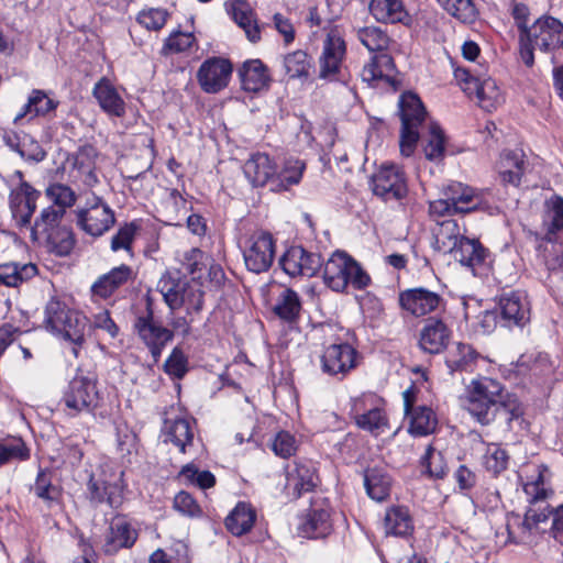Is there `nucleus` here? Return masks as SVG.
<instances>
[{"label":"nucleus","instance_id":"nucleus-23","mask_svg":"<svg viewBox=\"0 0 563 563\" xmlns=\"http://www.w3.org/2000/svg\"><path fill=\"white\" fill-rule=\"evenodd\" d=\"M62 322L63 325L60 329H57L54 334L60 335L64 340L73 343L71 353L77 357L79 349L86 341V333L89 330V320L81 312L71 309Z\"/></svg>","mask_w":563,"mask_h":563},{"label":"nucleus","instance_id":"nucleus-2","mask_svg":"<svg viewBox=\"0 0 563 563\" xmlns=\"http://www.w3.org/2000/svg\"><path fill=\"white\" fill-rule=\"evenodd\" d=\"M505 395L500 382L482 376L470 382L461 402L476 422L488 426L497 419L498 408Z\"/></svg>","mask_w":563,"mask_h":563},{"label":"nucleus","instance_id":"nucleus-57","mask_svg":"<svg viewBox=\"0 0 563 563\" xmlns=\"http://www.w3.org/2000/svg\"><path fill=\"white\" fill-rule=\"evenodd\" d=\"M465 236L461 233L460 227L454 220H443L440 222V228L435 233V240L439 249L449 252L450 245L459 244L460 240Z\"/></svg>","mask_w":563,"mask_h":563},{"label":"nucleus","instance_id":"nucleus-40","mask_svg":"<svg viewBox=\"0 0 563 563\" xmlns=\"http://www.w3.org/2000/svg\"><path fill=\"white\" fill-rule=\"evenodd\" d=\"M37 274L36 265L15 262L0 264V284L8 287H19Z\"/></svg>","mask_w":563,"mask_h":563},{"label":"nucleus","instance_id":"nucleus-52","mask_svg":"<svg viewBox=\"0 0 563 563\" xmlns=\"http://www.w3.org/2000/svg\"><path fill=\"white\" fill-rule=\"evenodd\" d=\"M423 153L429 161H440L444 156L445 136L437 123H430L424 139Z\"/></svg>","mask_w":563,"mask_h":563},{"label":"nucleus","instance_id":"nucleus-44","mask_svg":"<svg viewBox=\"0 0 563 563\" xmlns=\"http://www.w3.org/2000/svg\"><path fill=\"white\" fill-rule=\"evenodd\" d=\"M364 486L369 498L383 501L389 495L390 478L377 467L367 468L364 473Z\"/></svg>","mask_w":563,"mask_h":563},{"label":"nucleus","instance_id":"nucleus-61","mask_svg":"<svg viewBox=\"0 0 563 563\" xmlns=\"http://www.w3.org/2000/svg\"><path fill=\"white\" fill-rule=\"evenodd\" d=\"M46 196L53 201L51 207L62 208L66 213V208L74 206L76 202L75 192L66 185L53 184L47 187Z\"/></svg>","mask_w":563,"mask_h":563},{"label":"nucleus","instance_id":"nucleus-63","mask_svg":"<svg viewBox=\"0 0 563 563\" xmlns=\"http://www.w3.org/2000/svg\"><path fill=\"white\" fill-rule=\"evenodd\" d=\"M169 13L166 9L150 8L137 14V22L150 31L161 30L167 22Z\"/></svg>","mask_w":563,"mask_h":563},{"label":"nucleus","instance_id":"nucleus-53","mask_svg":"<svg viewBox=\"0 0 563 563\" xmlns=\"http://www.w3.org/2000/svg\"><path fill=\"white\" fill-rule=\"evenodd\" d=\"M283 65L289 78H307L311 68V58L303 51H295L284 56Z\"/></svg>","mask_w":563,"mask_h":563},{"label":"nucleus","instance_id":"nucleus-26","mask_svg":"<svg viewBox=\"0 0 563 563\" xmlns=\"http://www.w3.org/2000/svg\"><path fill=\"white\" fill-rule=\"evenodd\" d=\"M450 334L448 325L441 319L430 318L420 331L419 345L424 352L438 354L446 347Z\"/></svg>","mask_w":563,"mask_h":563},{"label":"nucleus","instance_id":"nucleus-37","mask_svg":"<svg viewBox=\"0 0 563 563\" xmlns=\"http://www.w3.org/2000/svg\"><path fill=\"white\" fill-rule=\"evenodd\" d=\"M58 102L51 99L43 90L34 89L27 102L15 114L13 122L19 123L24 118L33 119L38 115H46L56 109Z\"/></svg>","mask_w":563,"mask_h":563},{"label":"nucleus","instance_id":"nucleus-6","mask_svg":"<svg viewBox=\"0 0 563 563\" xmlns=\"http://www.w3.org/2000/svg\"><path fill=\"white\" fill-rule=\"evenodd\" d=\"M89 500L96 505L107 503L111 508H119L123 503V472L111 463L100 464L87 483Z\"/></svg>","mask_w":563,"mask_h":563},{"label":"nucleus","instance_id":"nucleus-27","mask_svg":"<svg viewBox=\"0 0 563 563\" xmlns=\"http://www.w3.org/2000/svg\"><path fill=\"white\" fill-rule=\"evenodd\" d=\"M500 316L506 325H523L529 320L530 308L527 297L519 291L506 294L499 301Z\"/></svg>","mask_w":563,"mask_h":563},{"label":"nucleus","instance_id":"nucleus-20","mask_svg":"<svg viewBox=\"0 0 563 563\" xmlns=\"http://www.w3.org/2000/svg\"><path fill=\"white\" fill-rule=\"evenodd\" d=\"M38 197L40 191L35 190L27 183H21L20 186L12 191L10 207L16 225L21 228L30 225Z\"/></svg>","mask_w":563,"mask_h":563},{"label":"nucleus","instance_id":"nucleus-7","mask_svg":"<svg viewBox=\"0 0 563 563\" xmlns=\"http://www.w3.org/2000/svg\"><path fill=\"white\" fill-rule=\"evenodd\" d=\"M399 113L401 119L400 153L409 157L413 154L419 140V125L424 121L427 112L419 99L412 92L402 93L399 100Z\"/></svg>","mask_w":563,"mask_h":563},{"label":"nucleus","instance_id":"nucleus-11","mask_svg":"<svg viewBox=\"0 0 563 563\" xmlns=\"http://www.w3.org/2000/svg\"><path fill=\"white\" fill-rule=\"evenodd\" d=\"M399 305L402 310L419 318L444 311L446 301L435 291L426 287H415L399 294Z\"/></svg>","mask_w":563,"mask_h":563},{"label":"nucleus","instance_id":"nucleus-5","mask_svg":"<svg viewBox=\"0 0 563 563\" xmlns=\"http://www.w3.org/2000/svg\"><path fill=\"white\" fill-rule=\"evenodd\" d=\"M323 283L333 291L342 292L351 285L364 289L371 284L369 275L347 253L336 251L322 262Z\"/></svg>","mask_w":563,"mask_h":563},{"label":"nucleus","instance_id":"nucleus-42","mask_svg":"<svg viewBox=\"0 0 563 563\" xmlns=\"http://www.w3.org/2000/svg\"><path fill=\"white\" fill-rule=\"evenodd\" d=\"M65 213L62 208L47 207L41 211L33 227H31V238L33 241L41 242L55 229L60 228V221Z\"/></svg>","mask_w":563,"mask_h":563},{"label":"nucleus","instance_id":"nucleus-29","mask_svg":"<svg viewBox=\"0 0 563 563\" xmlns=\"http://www.w3.org/2000/svg\"><path fill=\"white\" fill-rule=\"evenodd\" d=\"M239 77L242 88L249 92H258L271 82L267 67L260 59L245 60L239 68Z\"/></svg>","mask_w":563,"mask_h":563},{"label":"nucleus","instance_id":"nucleus-58","mask_svg":"<svg viewBox=\"0 0 563 563\" xmlns=\"http://www.w3.org/2000/svg\"><path fill=\"white\" fill-rule=\"evenodd\" d=\"M420 463L422 473L427 474L431 478H442L446 474V464L443 455L435 451L431 445L427 448Z\"/></svg>","mask_w":563,"mask_h":563},{"label":"nucleus","instance_id":"nucleus-34","mask_svg":"<svg viewBox=\"0 0 563 563\" xmlns=\"http://www.w3.org/2000/svg\"><path fill=\"white\" fill-rule=\"evenodd\" d=\"M482 355L470 344L457 343L446 357V366L451 373H473L482 361Z\"/></svg>","mask_w":563,"mask_h":563},{"label":"nucleus","instance_id":"nucleus-51","mask_svg":"<svg viewBox=\"0 0 563 563\" xmlns=\"http://www.w3.org/2000/svg\"><path fill=\"white\" fill-rule=\"evenodd\" d=\"M30 459V449L21 438H8L0 440V466Z\"/></svg>","mask_w":563,"mask_h":563},{"label":"nucleus","instance_id":"nucleus-35","mask_svg":"<svg viewBox=\"0 0 563 563\" xmlns=\"http://www.w3.org/2000/svg\"><path fill=\"white\" fill-rule=\"evenodd\" d=\"M358 402L354 401L352 410L354 411V421L356 426L369 432L371 434L378 437L389 430V421L386 412L380 408H372L366 412H358Z\"/></svg>","mask_w":563,"mask_h":563},{"label":"nucleus","instance_id":"nucleus-46","mask_svg":"<svg viewBox=\"0 0 563 563\" xmlns=\"http://www.w3.org/2000/svg\"><path fill=\"white\" fill-rule=\"evenodd\" d=\"M187 201L177 189H172L163 201V213L166 222L179 225L187 214Z\"/></svg>","mask_w":563,"mask_h":563},{"label":"nucleus","instance_id":"nucleus-62","mask_svg":"<svg viewBox=\"0 0 563 563\" xmlns=\"http://www.w3.org/2000/svg\"><path fill=\"white\" fill-rule=\"evenodd\" d=\"M180 477L189 484L201 489H207L216 484L214 475L209 471H199L195 465L188 464L183 467Z\"/></svg>","mask_w":563,"mask_h":563},{"label":"nucleus","instance_id":"nucleus-43","mask_svg":"<svg viewBox=\"0 0 563 563\" xmlns=\"http://www.w3.org/2000/svg\"><path fill=\"white\" fill-rule=\"evenodd\" d=\"M255 510L246 503H239L225 518L227 529L234 536L247 533L254 526Z\"/></svg>","mask_w":563,"mask_h":563},{"label":"nucleus","instance_id":"nucleus-10","mask_svg":"<svg viewBox=\"0 0 563 563\" xmlns=\"http://www.w3.org/2000/svg\"><path fill=\"white\" fill-rule=\"evenodd\" d=\"M114 213L100 198L92 195L87 199L86 207L77 211V224L87 234L98 238L114 224Z\"/></svg>","mask_w":563,"mask_h":563},{"label":"nucleus","instance_id":"nucleus-36","mask_svg":"<svg viewBox=\"0 0 563 563\" xmlns=\"http://www.w3.org/2000/svg\"><path fill=\"white\" fill-rule=\"evenodd\" d=\"M369 11L382 23H405L409 20L401 0H372Z\"/></svg>","mask_w":563,"mask_h":563},{"label":"nucleus","instance_id":"nucleus-30","mask_svg":"<svg viewBox=\"0 0 563 563\" xmlns=\"http://www.w3.org/2000/svg\"><path fill=\"white\" fill-rule=\"evenodd\" d=\"M225 5L234 22L245 32L249 41L258 42L261 31L250 4L244 0H229Z\"/></svg>","mask_w":563,"mask_h":563},{"label":"nucleus","instance_id":"nucleus-56","mask_svg":"<svg viewBox=\"0 0 563 563\" xmlns=\"http://www.w3.org/2000/svg\"><path fill=\"white\" fill-rule=\"evenodd\" d=\"M196 44V37L190 32L175 31L165 38L161 55L168 56L187 52Z\"/></svg>","mask_w":563,"mask_h":563},{"label":"nucleus","instance_id":"nucleus-12","mask_svg":"<svg viewBox=\"0 0 563 563\" xmlns=\"http://www.w3.org/2000/svg\"><path fill=\"white\" fill-rule=\"evenodd\" d=\"M371 184L373 192L385 201L400 200L408 192L405 174L394 164L383 165L372 176Z\"/></svg>","mask_w":563,"mask_h":563},{"label":"nucleus","instance_id":"nucleus-55","mask_svg":"<svg viewBox=\"0 0 563 563\" xmlns=\"http://www.w3.org/2000/svg\"><path fill=\"white\" fill-rule=\"evenodd\" d=\"M71 309L57 298H51L44 310V327L52 333L63 325V319L67 317Z\"/></svg>","mask_w":563,"mask_h":563},{"label":"nucleus","instance_id":"nucleus-9","mask_svg":"<svg viewBox=\"0 0 563 563\" xmlns=\"http://www.w3.org/2000/svg\"><path fill=\"white\" fill-rule=\"evenodd\" d=\"M276 253V241L267 231H255L246 241L243 257L250 272L260 274L272 266Z\"/></svg>","mask_w":563,"mask_h":563},{"label":"nucleus","instance_id":"nucleus-28","mask_svg":"<svg viewBox=\"0 0 563 563\" xmlns=\"http://www.w3.org/2000/svg\"><path fill=\"white\" fill-rule=\"evenodd\" d=\"M92 95L108 115L122 118L125 114V102L108 78L102 77L96 82Z\"/></svg>","mask_w":563,"mask_h":563},{"label":"nucleus","instance_id":"nucleus-8","mask_svg":"<svg viewBox=\"0 0 563 563\" xmlns=\"http://www.w3.org/2000/svg\"><path fill=\"white\" fill-rule=\"evenodd\" d=\"M99 391L92 376L77 374L65 388L60 404L69 416L91 412L98 406Z\"/></svg>","mask_w":563,"mask_h":563},{"label":"nucleus","instance_id":"nucleus-18","mask_svg":"<svg viewBox=\"0 0 563 563\" xmlns=\"http://www.w3.org/2000/svg\"><path fill=\"white\" fill-rule=\"evenodd\" d=\"M139 538V531L126 516L112 518L106 537L103 550L107 554H115L121 549H131Z\"/></svg>","mask_w":563,"mask_h":563},{"label":"nucleus","instance_id":"nucleus-54","mask_svg":"<svg viewBox=\"0 0 563 563\" xmlns=\"http://www.w3.org/2000/svg\"><path fill=\"white\" fill-rule=\"evenodd\" d=\"M452 16L463 23H473L478 16V11L473 0H437Z\"/></svg>","mask_w":563,"mask_h":563},{"label":"nucleus","instance_id":"nucleus-45","mask_svg":"<svg viewBox=\"0 0 563 563\" xmlns=\"http://www.w3.org/2000/svg\"><path fill=\"white\" fill-rule=\"evenodd\" d=\"M273 310L278 318L286 322L296 321L301 311V301L298 294L290 288L283 289Z\"/></svg>","mask_w":563,"mask_h":563},{"label":"nucleus","instance_id":"nucleus-3","mask_svg":"<svg viewBox=\"0 0 563 563\" xmlns=\"http://www.w3.org/2000/svg\"><path fill=\"white\" fill-rule=\"evenodd\" d=\"M357 40L374 55L361 73L362 80L371 86H376L379 81L390 82L395 64L393 57L387 53L390 45L388 34L377 26H365L355 30Z\"/></svg>","mask_w":563,"mask_h":563},{"label":"nucleus","instance_id":"nucleus-48","mask_svg":"<svg viewBox=\"0 0 563 563\" xmlns=\"http://www.w3.org/2000/svg\"><path fill=\"white\" fill-rule=\"evenodd\" d=\"M168 439L185 453L187 446L192 445L194 428L192 422L186 418H179L172 422L167 430Z\"/></svg>","mask_w":563,"mask_h":563},{"label":"nucleus","instance_id":"nucleus-22","mask_svg":"<svg viewBox=\"0 0 563 563\" xmlns=\"http://www.w3.org/2000/svg\"><path fill=\"white\" fill-rule=\"evenodd\" d=\"M62 322L63 325L60 329H57L54 334L60 335L64 340L73 343L71 353L77 357L79 349L86 341V333L89 330V320L81 312L71 309Z\"/></svg>","mask_w":563,"mask_h":563},{"label":"nucleus","instance_id":"nucleus-38","mask_svg":"<svg viewBox=\"0 0 563 563\" xmlns=\"http://www.w3.org/2000/svg\"><path fill=\"white\" fill-rule=\"evenodd\" d=\"M385 531L387 534L406 537L413 531V521L408 508L395 506L386 511L384 518Z\"/></svg>","mask_w":563,"mask_h":563},{"label":"nucleus","instance_id":"nucleus-1","mask_svg":"<svg viewBox=\"0 0 563 563\" xmlns=\"http://www.w3.org/2000/svg\"><path fill=\"white\" fill-rule=\"evenodd\" d=\"M536 475L523 485L529 507L521 518L519 515L507 516L506 529L509 541L519 544H528L539 531L540 523L547 522L550 518L548 498L553 495L549 486V468L545 465L536 467Z\"/></svg>","mask_w":563,"mask_h":563},{"label":"nucleus","instance_id":"nucleus-21","mask_svg":"<svg viewBox=\"0 0 563 563\" xmlns=\"http://www.w3.org/2000/svg\"><path fill=\"white\" fill-rule=\"evenodd\" d=\"M157 289L172 310L180 308L191 294L187 279L178 271L166 272L159 278Z\"/></svg>","mask_w":563,"mask_h":563},{"label":"nucleus","instance_id":"nucleus-19","mask_svg":"<svg viewBox=\"0 0 563 563\" xmlns=\"http://www.w3.org/2000/svg\"><path fill=\"white\" fill-rule=\"evenodd\" d=\"M405 413L409 418V433L415 437H426L437 428V417L427 406L413 407V394L406 389L402 393Z\"/></svg>","mask_w":563,"mask_h":563},{"label":"nucleus","instance_id":"nucleus-14","mask_svg":"<svg viewBox=\"0 0 563 563\" xmlns=\"http://www.w3.org/2000/svg\"><path fill=\"white\" fill-rule=\"evenodd\" d=\"M134 329L157 363L166 344L174 338L173 331L155 322L152 310L136 318Z\"/></svg>","mask_w":563,"mask_h":563},{"label":"nucleus","instance_id":"nucleus-17","mask_svg":"<svg viewBox=\"0 0 563 563\" xmlns=\"http://www.w3.org/2000/svg\"><path fill=\"white\" fill-rule=\"evenodd\" d=\"M356 351L347 343L331 344L320 356L321 371L329 376L344 377L356 366Z\"/></svg>","mask_w":563,"mask_h":563},{"label":"nucleus","instance_id":"nucleus-59","mask_svg":"<svg viewBox=\"0 0 563 563\" xmlns=\"http://www.w3.org/2000/svg\"><path fill=\"white\" fill-rule=\"evenodd\" d=\"M305 165L296 162L292 166L286 167L283 172L277 173L273 180L272 190L283 191L288 190L289 187L299 184L302 177Z\"/></svg>","mask_w":563,"mask_h":563},{"label":"nucleus","instance_id":"nucleus-15","mask_svg":"<svg viewBox=\"0 0 563 563\" xmlns=\"http://www.w3.org/2000/svg\"><path fill=\"white\" fill-rule=\"evenodd\" d=\"M232 74V64L222 57L206 59L197 71V80L207 93H217L224 89Z\"/></svg>","mask_w":563,"mask_h":563},{"label":"nucleus","instance_id":"nucleus-60","mask_svg":"<svg viewBox=\"0 0 563 563\" xmlns=\"http://www.w3.org/2000/svg\"><path fill=\"white\" fill-rule=\"evenodd\" d=\"M508 460L509 455L506 450L497 444H488L483 464L488 472L498 475L507 468Z\"/></svg>","mask_w":563,"mask_h":563},{"label":"nucleus","instance_id":"nucleus-49","mask_svg":"<svg viewBox=\"0 0 563 563\" xmlns=\"http://www.w3.org/2000/svg\"><path fill=\"white\" fill-rule=\"evenodd\" d=\"M523 408L517 397L506 393L498 408L497 418L503 421L508 430H512L516 424L523 421Z\"/></svg>","mask_w":563,"mask_h":563},{"label":"nucleus","instance_id":"nucleus-25","mask_svg":"<svg viewBox=\"0 0 563 563\" xmlns=\"http://www.w3.org/2000/svg\"><path fill=\"white\" fill-rule=\"evenodd\" d=\"M276 164L265 153H255L244 163L243 172L253 186H273L276 176Z\"/></svg>","mask_w":563,"mask_h":563},{"label":"nucleus","instance_id":"nucleus-13","mask_svg":"<svg viewBox=\"0 0 563 563\" xmlns=\"http://www.w3.org/2000/svg\"><path fill=\"white\" fill-rule=\"evenodd\" d=\"M346 52L345 42L336 27L330 30L319 56V78L334 80Z\"/></svg>","mask_w":563,"mask_h":563},{"label":"nucleus","instance_id":"nucleus-33","mask_svg":"<svg viewBox=\"0 0 563 563\" xmlns=\"http://www.w3.org/2000/svg\"><path fill=\"white\" fill-rule=\"evenodd\" d=\"M473 92H475L479 106L486 111L497 109L505 101L496 81L487 76L485 71L473 80Z\"/></svg>","mask_w":563,"mask_h":563},{"label":"nucleus","instance_id":"nucleus-16","mask_svg":"<svg viewBox=\"0 0 563 563\" xmlns=\"http://www.w3.org/2000/svg\"><path fill=\"white\" fill-rule=\"evenodd\" d=\"M322 262L320 254L302 246H291L280 258L282 268L290 277H312L321 269Z\"/></svg>","mask_w":563,"mask_h":563},{"label":"nucleus","instance_id":"nucleus-41","mask_svg":"<svg viewBox=\"0 0 563 563\" xmlns=\"http://www.w3.org/2000/svg\"><path fill=\"white\" fill-rule=\"evenodd\" d=\"M287 483L298 495L312 490L318 483V476L312 463H295V467L287 474Z\"/></svg>","mask_w":563,"mask_h":563},{"label":"nucleus","instance_id":"nucleus-64","mask_svg":"<svg viewBox=\"0 0 563 563\" xmlns=\"http://www.w3.org/2000/svg\"><path fill=\"white\" fill-rule=\"evenodd\" d=\"M545 223L548 225L547 240L552 241V235L563 229V198L555 197L551 201Z\"/></svg>","mask_w":563,"mask_h":563},{"label":"nucleus","instance_id":"nucleus-50","mask_svg":"<svg viewBox=\"0 0 563 563\" xmlns=\"http://www.w3.org/2000/svg\"><path fill=\"white\" fill-rule=\"evenodd\" d=\"M31 492L48 506L57 501L60 495L59 488L52 482V473L48 470L38 471Z\"/></svg>","mask_w":563,"mask_h":563},{"label":"nucleus","instance_id":"nucleus-39","mask_svg":"<svg viewBox=\"0 0 563 563\" xmlns=\"http://www.w3.org/2000/svg\"><path fill=\"white\" fill-rule=\"evenodd\" d=\"M523 155L516 152H505L498 163V172L505 184L519 186L526 170Z\"/></svg>","mask_w":563,"mask_h":563},{"label":"nucleus","instance_id":"nucleus-47","mask_svg":"<svg viewBox=\"0 0 563 563\" xmlns=\"http://www.w3.org/2000/svg\"><path fill=\"white\" fill-rule=\"evenodd\" d=\"M41 242H45L49 251L59 256L68 255L75 246L73 231L66 225L55 229Z\"/></svg>","mask_w":563,"mask_h":563},{"label":"nucleus","instance_id":"nucleus-24","mask_svg":"<svg viewBox=\"0 0 563 563\" xmlns=\"http://www.w3.org/2000/svg\"><path fill=\"white\" fill-rule=\"evenodd\" d=\"M134 272L131 266L122 264L113 267L110 272L99 276L91 286L93 296L107 299L119 288L133 280Z\"/></svg>","mask_w":563,"mask_h":563},{"label":"nucleus","instance_id":"nucleus-32","mask_svg":"<svg viewBox=\"0 0 563 563\" xmlns=\"http://www.w3.org/2000/svg\"><path fill=\"white\" fill-rule=\"evenodd\" d=\"M463 266L475 268L485 262L487 251L476 239L464 238L459 244L450 245L449 251Z\"/></svg>","mask_w":563,"mask_h":563},{"label":"nucleus","instance_id":"nucleus-4","mask_svg":"<svg viewBox=\"0 0 563 563\" xmlns=\"http://www.w3.org/2000/svg\"><path fill=\"white\" fill-rule=\"evenodd\" d=\"M441 197L429 202V214L438 220L457 213L485 210L488 205L486 191L460 181H451L441 189Z\"/></svg>","mask_w":563,"mask_h":563},{"label":"nucleus","instance_id":"nucleus-31","mask_svg":"<svg viewBox=\"0 0 563 563\" xmlns=\"http://www.w3.org/2000/svg\"><path fill=\"white\" fill-rule=\"evenodd\" d=\"M332 530L330 509L313 506L299 527L300 533L306 538H324Z\"/></svg>","mask_w":563,"mask_h":563}]
</instances>
